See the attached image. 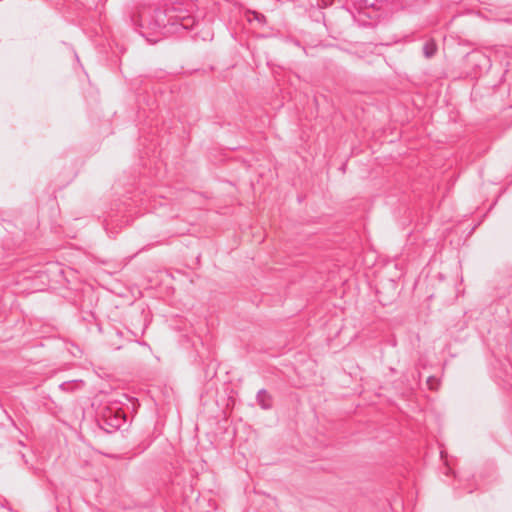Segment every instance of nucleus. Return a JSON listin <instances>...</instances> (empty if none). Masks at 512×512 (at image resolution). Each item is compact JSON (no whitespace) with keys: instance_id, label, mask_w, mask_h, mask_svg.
<instances>
[{"instance_id":"5","label":"nucleus","mask_w":512,"mask_h":512,"mask_svg":"<svg viewBox=\"0 0 512 512\" xmlns=\"http://www.w3.org/2000/svg\"><path fill=\"white\" fill-rule=\"evenodd\" d=\"M469 57L476 62L479 67L490 66L489 58L482 52H472Z\"/></svg>"},{"instance_id":"4","label":"nucleus","mask_w":512,"mask_h":512,"mask_svg":"<svg viewBox=\"0 0 512 512\" xmlns=\"http://www.w3.org/2000/svg\"><path fill=\"white\" fill-rule=\"evenodd\" d=\"M256 399L257 403L260 405L262 409L267 410L272 407L271 396L265 389H261L258 391Z\"/></svg>"},{"instance_id":"6","label":"nucleus","mask_w":512,"mask_h":512,"mask_svg":"<svg viewBox=\"0 0 512 512\" xmlns=\"http://www.w3.org/2000/svg\"><path fill=\"white\" fill-rule=\"evenodd\" d=\"M437 51V46L434 41H427L423 45V54L426 58H431L435 55Z\"/></svg>"},{"instance_id":"7","label":"nucleus","mask_w":512,"mask_h":512,"mask_svg":"<svg viewBox=\"0 0 512 512\" xmlns=\"http://www.w3.org/2000/svg\"><path fill=\"white\" fill-rule=\"evenodd\" d=\"M438 379L434 376H429L428 379H427V385L429 386L430 389H437L438 387Z\"/></svg>"},{"instance_id":"3","label":"nucleus","mask_w":512,"mask_h":512,"mask_svg":"<svg viewBox=\"0 0 512 512\" xmlns=\"http://www.w3.org/2000/svg\"><path fill=\"white\" fill-rule=\"evenodd\" d=\"M154 25L158 28H164L167 25L174 26L173 20L169 21L168 6L165 9H156L154 11Z\"/></svg>"},{"instance_id":"2","label":"nucleus","mask_w":512,"mask_h":512,"mask_svg":"<svg viewBox=\"0 0 512 512\" xmlns=\"http://www.w3.org/2000/svg\"><path fill=\"white\" fill-rule=\"evenodd\" d=\"M189 13L184 3L175 2L168 6L169 21L173 20L174 25L179 24L184 29H188L194 21Z\"/></svg>"},{"instance_id":"8","label":"nucleus","mask_w":512,"mask_h":512,"mask_svg":"<svg viewBox=\"0 0 512 512\" xmlns=\"http://www.w3.org/2000/svg\"><path fill=\"white\" fill-rule=\"evenodd\" d=\"M252 15H253V19L256 20L257 22L262 23V24L266 23V17L263 14L253 11Z\"/></svg>"},{"instance_id":"1","label":"nucleus","mask_w":512,"mask_h":512,"mask_svg":"<svg viewBox=\"0 0 512 512\" xmlns=\"http://www.w3.org/2000/svg\"><path fill=\"white\" fill-rule=\"evenodd\" d=\"M101 422L102 427L111 432L108 428L112 430L120 429L126 422V416L120 408L105 407L101 411Z\"/></svg>"}]
</instances>
